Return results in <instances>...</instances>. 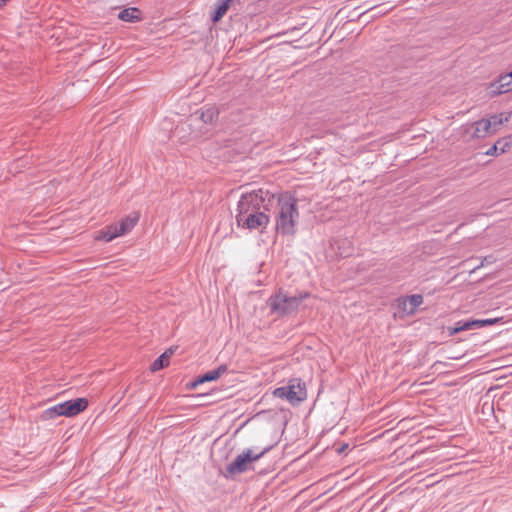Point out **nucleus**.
I'll use <instances>...</instances> for the list:
<instances>
[{
	"mask_svg": "<svg viewBox=\"0 0 512 512\" xmlns=\"http://www.w3.org/2000/svg\"><path fill=\"white\" fill-rule=\"evenodd\" d=\"M278 211L276 213V232L284 236H294L299 219L297 199L291 192L276 195Z\"/></svg>",
	"mask_w": 512,
	"mask_h": 512,
	"instance_id": "1",
	"label": "nucleus"
},
{
	"mask_svg": "<svg viewBox=\"0 0 512 512\" xmlns=\"http://www.w3.org/2000/svg\"><path fill=\"white\" fill-rule=\"evenodd\" d=\"M275 198L276 194L263 189L242 194L237 205L236 220L240 217L245 218L249 214L269 211V207L273 205Z\"/></svg>",
	"mask_w": 512,
	"mask_h": 512,
	"instance_id": "2",
	"label": "nucleus"
},
{
	"mask_svg": "<svg viewBox=\"0 0 512 512\" xmlns=\"http://www.w3.org/2000/svg\"><path fill=\"white\" fill-rule=\"evenodd\" d=\"M275 444H269L260 450L259 453H255L253 449H245L239 454L227 467L223 473L227 479L234 478L236 475L243 474L250 469H253L252 465L254 462L261 459L266 453H268Z\"/></svg>",
	"mask_w": 512,
	"mask_h": 512,
	"instance_id": "3",
	"label": "nucleus"
},
{
	"mask_svg": "<svg viewBox=\"0 0 512 512\" xmlns=\"http://www.w3.org/2000/svg\"><path fill=\"white\" fill-rule=\"evenodd\" d=\"M310 293H299L295 296H288L280 289L276 294L269 297L267 304L272 313L278 316H286L296 312L302 300L309 297Z\"/></svg>",
	"mask_w": 512,
	"mask_h": 512,
	"instance_id": "4",
	"label": "nucleus"
},
{
	"mask_svg": "<svg viewBox=\"0 0 512 512\" xmlns=\"http://www.w3.org/2000/svg\"><path fill=\"white\" fill-rule=\"evenodd\" d=\"M88 404V400L82 397L64 401L44 410L40 415V420H53L60 416L74 417L83 412L88 407Z\"/></svg>",
	"mask_w": 512,
	"mask_h": 512,
	"instance_id": "5",
	"label": "nucleus"
},
{
	"mask_svg": "<svg viewBox=\"0 0 512 512\" xmlns=\"http://www.w3.org/2000/svg\"><path fill=\"white\" fill-rule=\"evenodd\" d=\"M275 397L286 399L291 404L302 402L307 397L305 383L299 378L291 379L287 386L276 388L273 392Z\"/></svg>",
	"mask_w": 512,
	"mask_h": 512,
	"instance_id": "6",
	"label": "nucleus"
},
{
	"mask_svg": "<svg viewBox=\"0 0 512 512\" xmlns=\"http://www.w3.org/2000/svg\"><path fill=\"white\" fill-rule=\"evenodd\" d=\"M237 225L244 229L248 230H256V229H264L270 222L269 215L266 214V211H262L257 214H249L245 218H239L236 220Z\"/></svg>",
	"mask_w": 512,
	"mask_h": 512,
	"instance_id": "7",
	"label": "nucleus"
},
{
	"mask_svg": "<svg viewBox=\"0 0 512 512\" xmlns=\"http://www.w3.org/2000/svg\"><path fill=\"white\" fill-rule=\"evenodd\" d=\"M219 108L215 105H205L191 115L190 121L201 120L204 124L214 125L219 119Z\"/></svg>",
	"mask_w": 512,
	"mask_h": 512,
	"instance_id": "8",
	"label": "nucleus"
},
{
	"mask_svg": "<svg viewBox=\"0 0 512 512\" xmlns=\"http://www.w3.org/2000/svg\"><path fill=\"white\" fill-rule=\"evenodd\" d=\"M228 371V367L226 364H222L214 370L208 371L200 376H198L192 383L191 388H196L198 385L203 384L205 382H211L219 379L224 373Z\"/></svg>",
	"mask_w": 512,
	"mask_h": 512,
	"instance_id": "9",
	"label": "nucleus"
},
{
	"mask_svg": "<svg viewBox=\"0 0 512 512\" xmlns=\"http://www.w3.org/2000/svg\"><path fill=\"white\" fill-rule=\"evenodd\" d=\"M139 218H140V215L137 212H133V213L129 214L128 216L122 218L117 223L118 231L120 232L121 236L130 232L138 223Z\"/></svg>",
	"mask_w": 512,
	"mask_h": 512,
	"instance_id": "10",
	"label": "nucleus"
},
{
	"mask_svg": "<svg viewBox=\"0 0 512 512\" xmlns=\"http://www.w3.org/2000/svg\"><path fill=\"white\" fill-rule=\"evenodd\" d=\"M119 236H121V234L118 231V224L115 223L97 231L95 240L110 242Z\"/></svg>",
	"mask_w": 512,
	"mask_h": 512,
	"instance_id": "11",
	"label": "nucleus"
},
{
	"mask_svg": "<svg viewBox=\"0 0 512 512\" xmlns=\"http://www.w3.org/2000/svg\"><path fill=\"white\" fill-rule=\"evenodd\" d=\"M118 19L124 22L136 23L143 19V12L137 7L125 8L119 12Z\"/></svg>",
	"mask_w": 512,
	"mask_h": 512,
	"instance_id": "12",
	"label": "nucleus"
},
{
	"mask_svg": "<svg viewBox=\"0 0 512 512\" xmlns=\"http://www.w3.org/2000/svg\"><path fill=\"white\" fill-rule=\"evenodd\" d=\"M510 141H512V135L499 139L485 152V154L489 156H498L505 153L510 148Z\"/></svg>",
	"mask_w": 512,
	"mask_h": 512,
	"instance_id": "13",
	"label": "nucleus"
},
{
	"mask_svg": "<svg viewBox=\"0 0 512 512\" xmlns=\"http://www.w3.org/2000/svg\"><path fill=\"white\" fill-rule=\"evenodd\" d=\"M173 354V348L167 349L164 353H162L158 358H156L153 361V363L150 365V371L157 372L167 367L169 365V360Z\"/></svg>",
	"mask_w": 512,
	"mask_h": 512,
	"instance_id": "14",
	"label": "nucleus"
},
{
	"mask_svg": "<svg viewBox=\"0 0 512 512\" xmlns=\"http://www.w3.org/2000/svg\"><path fill=\"white\" fill-rule=\"evenodd\" d=\"M473 125L475 127L473 137L474 138H484L490 132V129L492 128V121L486 120V119H481L479 121H476Z\"/></svg>",
	"mask_w": 512,
	"mask_h": 512,
	"instance_id": "15",
	"label": "nucleus"
},
{
	"mask_svg": "<svg viewBox=\"0 0 512 512\" xmlns=\"http://www.w3.org/2000/svg\"><path fill=\"white\" fill-rule=\"evenodd\" d=\"M498 82V88L503 89V93L512 91V71L505 75H500L496 80Z\"/></svg>",
	"mask_w": 512,
	"mask_h": 512,
	"instance_id": "16",
	"label": "nucleus"
},
{
	"mask_svg": "<svg viewBox=\"0 0 512 512\" xmlns=\"http://www.w3.org/2000/svg\"><path fill=\"white\" fill-rule=\"evenodd\" d=\"M409 302V315H414L416 309L423 303V296L421 294H413L406 296Z\"/></svg>",
	"mask_w": 512,
	"mask_h": 512,
	"instance_id": "17",
	"label": "nucleus"
},
{
	"mask_svg": "<svg viewBox=\"0 0 512 512\" xmlns=\"http://www.w3.org/2000/svg\"><path fill=\"white\" fill-rule=\"evenodd\" d=\"M397 307H398L399 311L409 315V302H408L406 296L405 297H399L397 299Z\"/></svg>",
	"mask_w": 512,
	"mask_h": 512,
	"instance_id": "18",
	"label": "nucleus"
},
{
	"mask_svg": "<svg viewBox=\"0 0 512 512\" xmlns=\"http://www.w3.org/2000/svg\"><path fill=\"white\" fill-rule=\"evenodd\" d=\"M499 321L498 318H490V319H476V327L482 328L485 326H491L496 324Z\"/></svg>",
	"mask_w": 512,
	"mask_h": 512,
	"instance_id": "19",
	"label": "nucleus"
},
{
	"mask_svg": "<svg viewBox=\"0 0 512 512\" xmlns=\"http://www.w3.org/2000/svg\"><path fill=\"white\" fill-rule=\"evenodd\" d=\"M498 82L497 81H494L490 84V87H489V96L490 97H495V96H498L500 94H503V89L502 88H498Z\"/></svg>",
	"mask_w": 512,
	"mask_h": 512,
	"instance_id": "20",
	"label": "nucleus"
},
{
	"mask_svg": "<svg viewBox=\"0 0 512 512\" xmlns=\"http://www.w3.org/2000/svg\"><path fill=\"white\" fill-rule=\"evenodd\" d=\"M447 331L449 333V336H454L462 332L463 329L461 328V321L457 322L454 326H448Z\"/></svg>",
	"mask_w": 512,
	"mask_h": 512,
	"instance_id": "21",
	"label": "nucleus"
},
{
	"mask_svg": "<svg viewBox=\"0 0 512 512\" xmlns=\"http://www.w3.org/2000/svg\"><path fill=\"white\" fill-rule=\"evenodd\" d=\"M461 328L463 329V331L477 329L476 319L468 320V321H461Z\"/></svg>",
	"mask_w": 512,
	"mask_h": 512,
	"instance_id": "22",
	"label": "nucleus"
},
{
	"mask_svg": "<svg viewBox=\"0 0 512 512\" xmlns=\"http://www.w3.org/2000/svg\"><path fill=\"white\" fill-rule=\"evenodd\" d=\"M489 120L492 121L493 128H497L503 123L501 115H493Z\"/></svg>",
	"mask_w": 512,
	"mask_h": 512,
	"instance_id": "23",
	"label": "nucleus"
},
{
	"mask_svg": "<svg viewBox=\"0 0 512 512\" xmlns=\"http://www.w3.org/2000/svg\"><path fill=\"white\" fill-rule=\"evenodd\" d=\"M348 448V444H342L339 448H337L338 453H343Z\"/></svg>",
	"mask_w": 512,
	"mask_h": 512,
	"instance_id": "24",
	"label": "nucleus"
},
{
	"mask_svg": "<svg viewBox=\"0 0 512 512\" xmlns=\"http://www.w3.org/2000/svg\"><path fill=\"white\" fill-rule=\"evenodd\" d=\"M340 255H342L343 257H347L349 254H344L343 252H340Z\"/></svg>",
	"mask_w": 512,
	"mask_h": 512,
	"instance_id": "25",
	"label": "nucleus"
},
{
	"mask_svg": "<svg viewBox=\"0 0 512 512\" xmlns=\"http://www.w3.org/2000/svg\"><path fill=\"white\" fill-rule=\"evenodd\" d=\"M481 266H483V262L480 263V265L476 266L475 269H478L480 268Z\"/></svg>",
	"mask_w": 512,
	"mask_h": 512,
	"instance_id": "26",
	"label": "nucleus"
}]
</instances>
